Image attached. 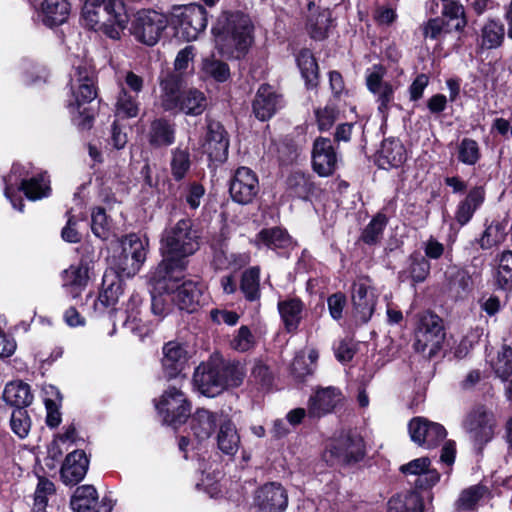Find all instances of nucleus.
Here are the masks:
<instances>
[{
  "instance_id": "nucleus-53",
  "label": "nucleus",
  "mask_w": 512,
  "mask_h": 512,
  "mask_svg": "<svg viewBox=\"0 0 512 512\" xmlns=\"http://www.w3.org/2000/svg\"><path fill=\"white\" fill-rule=\"evenodd\" d=\"M288 189L294 196L305 199L313 189V183L309 177L301 172L292 173L287 180Z\"/></svg>"
},
{
  "instance_id": "nucleus-44",
  "label": "nucleus",
  "mask_w": 512,
  "mask_h": 512,
  "mask_svg": "<svg viewBox=\"0 0 512 512\" xmlns=\"http://www.w3.org/2000/svg\"><path fill=\"white\" fill-rule=\"evenodd\" d=\"M495 284L502 290L512 289V251L502 252L498 258Z\"/></svg>"
},
{
  "instance_id": "nucleus-29",
  "label": "nucleus",
  "mask_w": 512,
  "mask_h": 512,
  "mask_svg": "<svg viewBox=\"0 0 512 512\" xmlns=\"http://www.w3.org/2000/svg\"><path fill=\"white\" fill-rule=\"evenodd\" d=\"M94 260V255L89 258L82 257L78 266H70L63 274V285L69 289V293L76 297L87 284L89 262Z\"/></svg>"
},
{
  "instance_id": "nucleus-41",
  "label": "nucleus",
  "mask_w": 512,
  "mask_h": 512,
  "mask_svg": "<svg viewBox=\"0 0 512 512\" xmlns=\"http://www.w3.org/2000/svg\"><path fill=\"white\" fill-rule=\"evenodd\" d=\"M97 499V491L92 485L79 486L74 491L70 506L74 512H91Z\"/></svg>"
},
{
  "instance_id": "nucleus-2",
  "label": "nucleus",
  "mask_w": 512,
  "mask_h": 512,
  "mask_svg": "<svg viewBox=\"0 0 512 512\" xmlns=\"http://www.w3.org/2000/svg\"><path fill=\"white\" fill-rule=\"evenodd\" d=\"M252 31L253 25L247 15L241 12L226 14L213 28L216 48L222 55L239 59L253 42Z\"/></svg>"
},
{
  "instance_id": "nucleus-7",
  "label": "nucleus",
  "mask_w": 512,
  "mask_h": 512,
  "mask_svg": "<svg viewBox=\"0 0 512 512\" xmlns=\"http://www.w3.org/2000/svg\"><path fill=\"white\" fill-rule=\"evenodd\" d=\"M364 456L362 437L352 431L342 432L329 445L324 458L331 464L350 463L361 460Z\"/></svg>"
},
{
  "instance_id": "nucleus-52",
  "label": "nucleus",
  "mask_w": 512,
  "mask_h": 512,
  "mask_svg": "<svg viewBox=\"0 0 512 512\" xmlns=\"http://www.w3.org/2000/svg\"><path fill=\"white\" fill-rule=\"evenodd\" d=\"M506 237L505 226L500 222L491 223L483 232L479 244L482 249H490L501 244Z\"/></svg>"
},
{
  "instance_id": "nucleus-51",
  "label": "nucleus",
  "mask_w": 512,
  "mask_h": 512,
  "mask_svg": "<svg viewBox=\"0 0 512 512\" xmlns=\"http://www.w3.org/2000/svg\"><path fill=\"white\" fill-rule=\"evenodd\" d=\"M415 510L416 491L414 489L398 493L388 502V512H415Z\"/></svg>"
},
{
  "instance_id": "nucleus-36",
  "label": "nucleus",
  "mask_w": 512,
  "mask_h": 512,
  "mask_svg": "<svg viewBox=\"0 0 512 512\" xmlns=\"http://www.w3.org/2000/svg\"><path fill=\"white\" fill-rule=\"evenodd\" d=\"M179 103L178 111L191 116L202 114L208 105L205 94L196 88H189L182 91Z\"/></svg>"
},
{
  "instance_id": "nucleus-40",
  "label": "nucleus",
  "mask_w": 512,
  "mask_h": 512,
  "mask_svg": "<svg viewBox=\"0 0 512 512\" xmlns=\"http://www.w3.org/2000/svg\"><path fill=\"white\" fill-rule=\"evenodd\" d=\"M218 448L227 455H234L240 445V437L235 425L231 421L221 423L217 436Z\"/></svg>"
},
{
  "instance_id": "nucleus-30",
  "label": "nucleus",
  "mask_w": 512,
  "mask_h": 512,
  "mask_svg": "<svg viewBox=\"0 0 512 512\" xmlns=\"http://www.w3.org/2000/svg\"><path fill=\"white\" fill-rule=\"evenodd\" d=\"M441 18L444 20L447 34L462 32L467 25L464 7L454 1L443 3Z\"/></svg>"
},
{
  "instance_id": "nucleus-5",
  "label": "nucleus",
  "mask_w": 512,
  "mask_h": 512,
  "mask_svg": "<svg viewBox=\"0 0 512 512\" xmlns=\"http://www.w3.org/2000/svg\"><path fill=\"white\" fill-rule=\"evenodd\" d=\"M74 77L72 79L74 102H71L69 106L73 109L72 114L77 115L74 116L77 125L82 129H89L92 125L94 112L86 105L97 96L93 73L86 67L79 66Z\"/></svg>"
},
{
  "instance_id": "nucleus-25",
  "label": "nucleus",
  "mask_w": 512,
  "mask_h": 512,
  "mask_svg": "<svg viewBox=\"0 0 512 512\" xmlns=\"http://www.w3.org/2000/svg\"><path fill=\"white\" fill-rule=\"evenodd\" d=\"M443 425L418 417V446L431 449L437 447L446 437Z\"/></svg>"
},
{
  "instance_id": "nucleus-6",
  "label": "nucleus",
  "mask_w": 512,
  "mask_h": 512,
  "mask_svg": "<svg viewBox=\"0 0 512 512\" xmlns=\"http://www.w3.org/2000/svg\"><path fill=\"white\" fill-rule=\"evenodd\" d=\"M168 26V18L155 10H141L135 15L131 33L137 41L154 46Z\"/></svg>"
},
{
  "instance_id": "nucleus-4",
  "label": "nucleus",
  "mask_w": 512,
  "mask_h": 512,
  "mask_svg": "<svg viewBox=\"0 0 512 512\" xmlns=\"http://www.w3.org/2000/svg\"><path fill=\"white\" fill-rule=\"evenodd\" d=\"M152 281L156 290L171 295L170 300L180 310L193 313L201 305L203 286L192 280L182 281V272L176 269L168 270L163 279L158 275V271H154Z\"/></svg>"
},
{
  "instance_id": "nucleus-38",
  "label": "nucleus",
  "mask_w": 512,
  "mask_h": 512,
  "mask_svg": "<svg viewBox=\"0 0 512 512\" xmlns=\"http://www.w3.org/2000/svg\"><path fill=\"white\" fill-rule=\"evenodd\" d=\"M43 22L48 26L63 24L70 13L67 0H44L42 3Z\"/></svg>"
},
{
  "instance_id": "nucleus-3",
  "label": "nucleus",
  "mask_w": 512,
  "mask_h": 512,
  "mask_svg": "<svg viewBox=\"0 0 512 512\" xmlns=\"http://www.w3.org/2000/svg\"><path fill=\"white\" fill-rule=\"evenodd\" d=\"M82 19L86 27L119 39L128 17L123 0H84Z\"/></svg>"
},
{
  "instance_id": "nucleus-11",
  "label": "nucleus",
  "mask_w": 512,
  "mask_h": 512,
  "mask_svg": "<svg viewBox=\"0 0 512 512\" xmlns=\"http://www.w3.org/2000/svg\"><path fill=\"white\" fill-rule=\"evenodd\" d=\"M145 259V244L136 234L127 235L121 240V252L116 257V266L122 276H134Z\"/></svg>"
},
{
  "instance_id": "nucleus-47",
  "label": "nucleus",
  "mask_w": 512,
  "mask_h": 512,
  "mask_svg": "<svg viewBox=\"0 0 512 512\" xmlns=\"http://www.w3.org/2000/svg\"><path fill=\"white\" fill-rule=\"evenodd\" d=\"M297 65L302 77L308 85H316L318 79V64L309 49H302L297 55Z\"/></svg>"
},
{
  "instance_id": "nucleus-13",
  "label": "nucleus",
  "mask_w": 512,
  "mask_h": 512,
  "mask_svg": "<svg viewBox=\"0 0 512 512\" xmlns=\"http://www.w3.org/2000/svg\"><path fill=\"white\" fill-rule=\"evenodd\" d=\"M229 192L232 199L239 204H249L259 192L256 174L248 167H239L230 182Z\"/></svg>"
},
{
  "instance_id": "nucleus-64",
  "label": "nucleus",
  "mask_w": 512,
  "mask_h": 512,
  "mask_svg": "<svg viewBox=\"0 0 512 512\" xmlns=\"http://www.w3.org/2000/svg\"><path fill=\"white\" fill-rule=\"evenodd\" d=\"M450 289L454 290L457 296L466 294L471 289V278L463 270H457L454 279L450 283Z\"/></svg>"
},
{
  "instance_id": "nucleus-50",
  "label": "nucleus",
  "mask_w": 512,
  "mask_h": 512,
  "mask_svg": "<svg viewBox=\"0 0 512 512\" xmlns=\"http://www.w3.org/2000/svg\"><path fill=\"white\" fill-rule=\"evenodd\" d=\"M30 200H38L48 195L50 190L48 183L43 175L32 177L28 180H22L19 187Z\"/></svg>"
},
{
  "instance_id": "nucleus-8",
  "label": "nucleus",
  "mask_w": 512,
  "mask_h": 512,
  "mask_svg": "<svg viewBox=\"0 0 512 512\" xmlns=\"http://www.w3.org/2000/svg\"><path fill=\"white\" fill-rule=\"evenodd\" d=\"M445 338L441 319L432 312H426L418 318V352L431 359L442 347Z\"/></svg>"
},
{
  "instance_id": "nucleus-33",
  "label": "nucleus",
  "mask_w": 512,
  "mask_h": 512,
  "mask_svg": "<svg viewBox=\"0 0 512 512\" xmlns=\"http://www.w3.org/2000/svg\"><path fill=\"white\" fill-rule=\"evenodd\" d=\"M161 106L165 111H178L181 92L179 77L169 74L161 81Z\"/></svg>"
},
{
  "instance_id": "nucleus-16",
  "label": "nucleus",
  "mask_w": 512,
  "mask_h": 512,
  "mask_svg": "<svg viewBox=\"0 0 512 512\" xmlns=\"http://www.w3.org/2000/svg\"><path fill=\"white\" fill-rule=\"evenodd\" d=\"M193 382L199 392L207 397H215L225 389V381L216 363H201L195 369Z\"/></svg>"
},
{
  "instance_id": "nucleus-43",
  "label": "nucleus",
  "mask_w": 512,
  "mask_h": 512,
  "mask_svg": "<svg viewBox=\"0 0 512 512\" xmlns=\"http://www.w3.org/2000/svg\"><path fill=\"white\" fill-rule=\"evenodd\" d=\"M240 290L246 300L253 302L261 297L260 268L257 266L246 269L241 276Z\"/></svg>"
},
{
  "instance_id": "nucleus-54",
  "label": "nucleus",
  "mask_w": 512,
  "mask_h": 512,
  "mask_svg": "<svg viewBox=\"0 0 512 512\" xmlns=\"http://www.w3.org/2000/svg\"><path fill=\"white\" fill-rule=\"evenodd\" d=\"M55 493L54 483L46 478H39L35 494L33 512H45L48 496Z\"/></svg>"
},
{
  "instance_id": "nucleus-57",
  "label": "nucleus",
  "mask_w": 512,
  "mask_h": 512,
  "mask_svg": "<svg viewBox=\"0 0 512 512\" xmlns=\"http://www.w3.org/2000/svg\"><path fill=\"white\" fill-rule=\"evenodd\" d=\"M485 492L486 489L479 485L471 486L468 489H465L462 491L457 501L458 508L462 510L474 509Z\"/></svg>"
},
{
  "instance_id": "nucleus-34",
  "label": "nucleus",
  "mask_w": 512,
  "mask_h": 512,
  "mask_svg": "<svg viewBox=\"0 0 512 512\" xmlns=\"http://www.w3.org/2000/svg\"><path fill=\"white\" fill-rule=\"evenodd\" d=\"M148 138L154 147L170 146L175 141L174 125L163 118L155 119L150 125Z\"/></svg>"
},
{
  "instance_id": "nucleus-24",
  "label": "nucleus",
  "mask_w": 512,
  "mask_h": 512,
  "mask_svg": "<svg viewBox=\"0 0 512 512\" xmlns=\"http://www.w3.org/2000/svg\"><path fill=\"white\" fill-rule=\"evenodd\" d=\"M406 160V151L398 140L387 139L381 144L377 155V164L382 169L400 166Z\"/></svg>"
},
{
  "instance_id": "nucleus-10",
  "label": "nucleus",
  "mask_w": 512,
  "mask_h": 512,
  "mask_svg": "<svg viewBox=\"0 0 512 512\" xmlns=\"http://www.w3.org/2000/svg\"><path fill=\"white\" fill-rule=\"evenodd\" d=\"M496 418L484 407L473 409L465 418L463 426L474 444L482 449L494 437Z\"/></svg>"
},
{
  "instance_id": "nucleus-56",
  "label": "nucleus",
  "mask_w": 512,
  "mask_h": 512,
  "mask_svg": "<svg viewBox=\"0 0 512 512\" xmlns=\"http://www.w3.org/2000/svg\"><path fill=\"white\" fill-rule=\"evenodd\" d=\"M480 159L478 143L470 138H464L458 146V160L466 165H475Z\"/></svg>"
},
{
  "instance_id": "nucleus-35",
  "label": "nucleus",
  "mask_w": 512,
  "mask_h": 512,
  "mask_svg": "<svg viewBox=\"0 0 512 512\" xmlns=\"http://www.w3.org/2000/svg\"><path fill=\"white\" fill-rule=\"evenodd\" d=\"M3 399L7 404L15 407V409H24L32 403L33 395L28 384L11 382L4 389Z\"/></svg>"
},
{
  "instance_id": "nucleus-14",
  "label": "nucleus",
  "mask_w": 512,
  "mask_h": 512,
  "mask_svg": "<svg viewBox=\"0 0 512 512\" xmlns=\"http://www.w3.org/2000/svg\"><path fill=\"white\" fill-rule=\"evenodd\" d=\"M352 304L355 318L362 323H367L376 305V296L369 278L361 277L354 282L352 287Z\"/></svg>"
},
{
  "instance_id": "nucleus-45",
  "label": "nucleus",
  "mask_w": 512,
  "mask_h": 512,
  "mask_svg": "<svg viewBox=\"0 0 512 512\" xmlns=\"http://www.w3.org/2000/svg\"><path fill=\"white\" fill-rule=\"evenodd\" d=\"M217 365L221 370V378L225 381V389L241 385L246 375V369L241 362L228 361Z\"/></svg>"
},
{
  "instance_id": "nucleus-20",
  "label": "nucleus",
  "mask_w": 512,
  "mask_h": 512,
  "mask_svg": "<svg viewBox=\"0 0 512 512\" xmlns=\"http://www.w3.org/2000/svg\"><path fill=\"white\" fill-rule=\"evenodd\" d=\"M205 151L211 158L223 161L228 156L229 139L223 125L215 120H207Z\"/></svg>"
},
{
  "instance_id": "nucleus-58",
  "label": "nucleus",
  "mask_w": 512,
  "mask_h": 512,
  "mask_svg": "<svg viewBox=\"0 0 512 512\" xmlns=\"http://www.w3.org/2000/svg\"><path fill=\"white\" fill-rule=\"evenodd\" d=\"M91 229L95 236L101 239L108 238L110 223L103 208L98 207L92 212Z\"/></svg>"
},
{
  "instance_id": "nucleus-31",
  "label": "nucleus",
  "mask_w": 512,
  "mask_h": 512,
  "mask_svg": "<svg viewBox=\"0 0 512 512\" xmlns=\"http://www.w3.org/2000/svg\"><path fill=\"white\" fill-rule=\"evenodd\" d=\"M492 367L497 377L506 382L505 392L507 398L512 400V348L502 346Z\"/></svg>"
},
{
  "instance_id": "nucleus-62",
  "label": "nucleus",
  "mask_w": 512,
  "mask_h": 512,
  "mask_svg": "<svg viewBox=\"0 0 512 512\" xmlns=\"http://www.w3.org/2000/svg\"><path fill=\"white\" fill-rule=\"evenodd\" d=\"M424 37L432 40H439L447 34L444 20L441 17L430 19L423 29Z\"/></svg>"
},
{
  "instance_id": "nucleus-48",
  "label": "nucleus",
  "mask_w": 512,
  "mask_h": 512,
  "mask_svg": "<svg viewBox=\"0 0 512 512\" xmlns=\"http://www.w3.org/2000/svg\"><path fill=\"white\" fill-rule=\"evenodd\" d=\"M440 480L439 472L431 467L428 457L418 458V490H429Z\"/></svg>"
},
{
  "instance_id": "nucleus-18",
  "label": "nucleus",
  "mask_w": 512,
  "mask_h": 512,
  "mask_svg": "<svg viewBox=\"0 0 512 512\" xmlns=\"http://www.w3.org/2000/svg\"><path fill=\"white\" fill-rule=\"evenodd\" d=\"M161 365L166 379L178 377L184 370L188 361V352L185 347L175 341H170L163 346Z\"/></svg>"
},
{
  "instance_id": "nucleus-55",
  "label": "nucleus",
  "mask_w": 512,
  "mask_h": 512,
  "mask_svg": "<svg viewBox=\"0 0 512 512\" xmlns=\"http://www.w3.org/2000/svg\"><path fill=\"white\" fill-rule=\"evenodd\" d=\"M386 223L387 218L384 215L378 214L374 217L362 232L361 239L363 242L369 245L379 242Z\"/></svg>"
},
{
  "instance_id": "nucleus-17",
  "label": "nucleus",
  "mask_w": 512,
  "mask_h": 512,
  "mask_svg": "<svg viewBox=\"0 0 512 512\" xmlns=\"http://www.w3.org/2000/svg\"><path fill=\"white\" fill-rule=\"evenodd\" d=\"M314 171L322 177L331 175L337 168L338 154L330 138L318 137L312 149Z\"/></svg>"
},
{
  "instance_id": "nucleus-19",
  "label": "nucleus",
  "mask_w": 512,
  "mask_h": 512,
  "mask_svg": "<svg viewBox=\"0 0 512 512\" xmlns=\"http://www.w3.org/2000/svg\"><path fill=\"white\" fill-rule=\"evenodd\" d=\"M282 97L268 84H262L255 95L252 108L256 118L265 121L270 119L282 107Z\"/></svg>"
},
{
  "instance_id": "nucleus-22",
  "label": "nucleus",
  "mask_w": 512,
  "mask_h": 512,
  "mask_svg": "<svg viewBox=\"0 0 512 512\" xmlns=\"http://www.w3.org/2000/svg\"><path fill=\"white\" fill-rule=\"evenodd\" d=\"M383 77L384 70L382 67L369 72L366 76L367 88L377 97L378 110L382 114L388 110L394 99L393 88L390 83L384 81Z\"/></svg>"
},
{
  "instance_id": "nucleus-42",
  "label": "nucleus",
  "mask_w": 512,
  "mask_h": 512,
  "mask_svg": "<svg viewBox=\"0 0 512 512\" xmlns=\"http://www.w3.org/2000/svg\"><path fill=\"white\" fill-rule=\"evenodd\" d=\"M201 73L205 78H211L216 82H226L230 78V69L227 63L218 59L214 54L202 60Z\"/></svg>"
},
{
  "instance_id": "nucleus-49",
  "label": "nucleus",
  "mask_w": 512,
  "mask_h": 512,
  "mask_svg": "<svg viewBox=\"0 0 512 512\" xmlns=\"http://www.w3.org/2000/svg\"><path fill=\"white\" fill-rule=\"evenodd\" d=\"M191 166L190 153L187 149L180 147L171 152L170 168L175 180H182L188 173Z\"/></svg>"
},
{
  "instance_id": "nucleus-1",
  "label": "nucleus",
  "mask_w": 512,
  "mask_h": 512,
  "mask_svg": "<svg viewBox=\"0 0 512 512\" xmlns=\"http://www.w3.org/2000/svg\"><path fill=\"white\" fill-rule=\"evenodd\" d=\"M200 233L194 227L193 221L183 218L166 228L161 237V253L163 260L155 271L160 277H165L168 270L176 269L183 272L187 258L200 247Z\"/></svg>"
},
{
  "instance_id": "nucleus-23",
  "label": "nucleus",
  "mask_w": 512,
  "mask_h": 512,
  "mask_svg": "<svg viewBox=\"0 0 512 512\" xmlns=\"http://www.w3.org/2000/svg\"><path fill=\"white\" fill-rule=\"evenodd\" d=\"M89 461L83 450L70 452L62 465L61 478L66 485H76L87 473Z\"/></svg>"
},
{
  "instance_id": "nucleus-9",
  "label": "nucleus",
  "mask_w": 512,
  "mask_h": 512,
  "mask_svg": "<svg viewBox=\"0 0 512 512\" xmlns=\"http://www.w3.org/2000/svg\"><path fill=\"white\" fill-rule=\"evenodd\" d=\"M156 408L166 424L177 426L184 423L191 414V404L185 394L174 386L162 394Z\"/></svg>"
},
{
  "instance_id": "nucleus-59",
  "label": "nucleus",
  "mask_w": 512,
  "mask_h": 512,
  "mask_svg": "<svg viewBox=\"0 0 512 512\" xmlns=\"http://www.w3.org/2000/svg\"><path fill=\"white\" fill-rule=\"evenodd\" d=\"M10 425L12 431L20 438H25L30 430V419L25 409H15L12 412Z\"/></svg>"
},
{
  "instance_id": "nucleus-27",
  "label": "nucleus",
  "mask_w": 512,
  "mask_h": 512,
  "mask_svg": "<svg viewBox=\"0 0 512 512\" xmlns=\"http://www.w3.org/2000/svg\"><path fill=\"white\" fill-rule=\"evenodd\" d=\"M254 244L258 249L265 247L271 250L287 249L292 245L288 232L280 227L262 229L255 237Z\"/></svg>"
},
{
  "instance_id": "nucleus-32",
  "label": "nucleus",
  "mask_w": 512,
  "mask_h": 512,
  "mask_svg": "<svg viewBox=\"0 0 512 512\" xmlns=\"http://www.w3.org/2000/svg\"><path fill=\"white\" fill-rule=\"evenodd\" d=\"M216 427V414L204 409L199 408L192 415L190 421V428L194 436L202 441L208 439Z\"/></svg>"
},
{
  "instance_id": "nucleus-15",
  "label": "nucleus",
  "mask_w": 512,
  "mask_h": 512,
  "mask_svg": "<svg viewBox=\"0 0 512 512\" xmlns=\"http://www.w3.org/2000/svg\"><path fill=\"white\" fill-rule=\"evenodd\" d=\"M253 504L261 512H283L288 505V495L280 483L269 482L255 491Z\"/></svg>"
},
{
  "instance_id": "nucleus-60",
  "label": "nucleus",
  "mask_w": 512,
  "mask_h": 512,
  "mask_svg": "<svg viewBox=\"0 0 512 512\" xmlns=\"http://www.w3.org/2000/svg\"><path fill=\"white\" fill-rule=\"evenodd\" d=\"M338 110L334 105L327 104L323 108L315 110L317 125L320 131L329 130L338 118Z\"/></svg>"
},
{
  "instance_id": "nucleus-39",
  "label": "nucleus",
  "mask_w": 512,
  "mask_h": 512,
  "mask_svg": "<svg viewBox=\"0 0 512 512\" xmlns=\"http://www.w3.org/2000/svg\"><path fill=\"white\" fill-rule=\"evenodd\" d=\"M332 26V13L329 9H323L317 14L311 13L307 22V29L310 36L319 41L328 37Z\"/></svg>"
},
{
  "instance_id": "nucleus-61",
  "label": "nucleus",
  "mask_w": 512,
  "mask_h": 512,
  "mask_svg": "<svg viewBox=\"0 0 512 512\" xmlns=\"http://www.w3.org/2000/svg\"><path fill=\"white\" fill-rule=\"evenodd\" d=\"M254 345V337L247 326H241L233 336L230 346L239 352H246Z\"/></svg>"
},
{
  "instance_id": "nucleus-28",
  "label": "nucleus",
  "mask_w": 512,
  "mask_h": 512,
  "mask_svg": "<svg viewBox=\"0 0 512 512\" xmlns=\"http://www.w3.org/2000/svg\"><path fill=\"white\" fill-rule=\"evenodd\" d=\"M285 330L294 333L298 330L302 320L304 304L298 298H287L279 301L277 305Z\"/></svg>"
},
{
  "instance_id": "nucleus-46",
  "label": "nucleus",
  "mask_w": 512,
  "mask_h": 512,
  "mask_svg": "<svg viewBox=\"0 0 512 512\" xmlns=\"http://www.w3.org/2000/svg\"><path fill=\"white\" fill-rule=\"evenodd\" d=\"M139 97L121 88L116 101V115L121 118H133L139 113Z\"/></svg>"
},
{
  "instance_id": "nucleus-21",
  "label": "nucleus",
  "mask_w": 512,
  "mask_h": 512,
  "mask_svg": "<svg viewBox=\"0 0 512 512\" xmlns=\"http://www.w3.org/2000/svg\"><path fill=\"white\" fill-rule=\"evenodd\" d=\"M341 400V393L334 387L318 389L310 396L307 404V414L310 418H320L331 413Z\"/></svg>"
},
{
  "instance_id": "nucleus-63",
  "label": "nucleus",
  "mask_w": 512,
  "mask_h": 512,
  "mask_svg": "<svg viewBox=\"0 0 512 512\" xmlns=\"http://www.w3.org/2000/svg\"><path fill=\"white\" fill-rule=\"evenodd\" d=\"M335 357L342 363L349 362L355 355V346L351 339H342L334 347Z\"/></svg>"
},
{
  "instance_id": "nucleus-26",
  "label": "nucleus",
  "mask_w": 512,
  "mask_h": 512,
  "mask_svg": "<svg viewBox=\"0 0 512 512\" xmlns=\"http://www.w3.org/2000/svg\"><path fill=\"white\" fill-rule=\"evenodd\" d=\"M505 39V26L499 19H488L482 25L478 46L482 50L499 48Z\"/></svg>"
},
{
  "instance_id": "nucleus-12",
  "label": "nucleus",
  "mask_w": 512,
  "mask_h": 512,
  "mask_svg": "<svg viewBox=\"0 0 512 512\" xmlns=\"http://www.w3.org/2000/svg\"><path fill=\"white\" fill-rule=\"evenodd\" d=\"M176 11L177 35L188 42L196 40L207 26L206 10L201 5L191 4Z\"/></svg>"
},
{
  "instance_id": "nucleus-37",
  "label": "nucleus",
  "mask_w": 512,
  "mask_h": 512,
  "mask_svg": "<svg viewBox=\"0 0 512 512\" xmlns=\"http://www.w3.org/2000/svg\"><path fill=\"white\" fill-rule=\"evenodd\" d=\"M484 197L485 193L481 187H474L469 191L467 197L460 202L456 211V220L460 225L463 226L470 221L474 212L483 203Z\"/></svg>"
}]
</instances>
